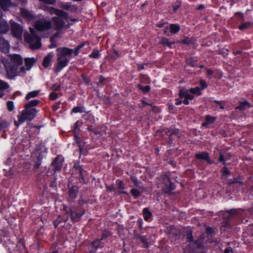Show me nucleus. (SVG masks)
<instances>
[{
  "instance_id": "41",
  "label": "nucleus",
  "mask_w": 253,
  "mask_h": 253,
  "mask_svg": "<svg viewBox=\"0 0 253 253\" xmlns=\"http://www.w3.org/2000/svg\"><path fill=\"white\" fill-rule=\"evenodd\" d=\"M181 103H182V101L181 99H176V103H175L176 105H178L181 104Z\"/></svg>"
},
{
  "instance_id": "25",
  "label": "nucleus",
  "mask_w": 253,
  "mask_h": 253,
  "mask_svg": "<svg viewBox=\"0 0 253 253\" xmlns=\"http://www.w3.org/2000/svg\"><path fill=\"white\" fill-rule=\"evenodd\" d=\"M70 215H71V218L73 219V220H75V221H77L78 220L81 215L75 212H73L72 211H70Z\"/></svg>"
},
{
  "instance_id": "44",
  "label": "nucleus",
  "mask_w": 253,
  "mask_h": 253,
  "mask_svg": "<svg viewBox=\"0 0 253 253\" xmlns=\"http://www.w3.org/2000/svg\"><path fill=\"white\" fill-rule=\"evenodd\" d=\"M70 195L73 198H74L76 196L75 193H73L71 189L70 190Z\"/></svg>"
},
{
  "instance_id": "55",
  "label": "nucleus",
  "mask_w": 253,
  "mask_h": 253,
  "mask_svg": "<svg viewBox=\"0 0 253 253\" xmlns=\"http://www.w3.org/2000/svg\"><path fill=\"white\" fill-rule=\"evenodd\" d=\"M133 180L134 181V182H135V184H136V181H137V180H136V178H134L133 179Z\"/></svg>"
},
{
  "instance_id": "30",
  "label": "nucleus",
  "mask_w": 253,
  "mask_h": 253,
  "mask_svg": "<svg viewBox=\"0 0 253 253\" xmlns=\"http://www.w3.org/2000/svg\"><path fill=\"white\" fill-rule=\"evenodd\" d=\"M250 23H245L240 26L239 29L240 30H242V31L246 30L248 29V27L250 26Z\"/></svg>"
},
{
  "instance_id": "27",
  "label": "nucleus",
  "mask_w": 253,
  "mask_h": 253,
  "mask_svg": "<svg viewBox=\"0 0 253 253\" xmlns=\"http://www.w3.org/2000/svg\"><path fill=\"white\" fill-rule=\"evenodd\" d=\"M249 107H250V104L247 101H245L243 102L242 103H241L240 106L239 107V108L241 110L245 109Z\"/></svg>"
},
{
  "instance_id": "45",
  "label": "nucleus",
  "mask_w": 253,
  "mask_h": 253,
  "mask_svg": "<svg viewBox=\"0 0 253 253\" xmlns=\"http://www.w3.org/2000/svg\"><path fill=\"white\" fill-rule=\"evenodd\" d=\"M219 161L221 162H224V159L223 158V156L222 155H221L220 156Z\"/></svg>"
},
{
  "instance_id": "39",
  "label": "nucleus",
  "mask_w": 253,
  "mask_h": 253,
  "mask_svg": "<svg viewBox=\"0 0 253 253\" xmlns=\"http://www.w3.org/2000/svg\"><path fill=\"white\" fill-rule=\"evenodd\" d=\"M83 78L85 82L88 83L89 82V79L85 75L83 76Z\"/></svg>"
},
{
  "instance_id": "9",
  "label": "nucleus",
  "mask_w": 253,
  "mask_h": 253,
  "mask_svg": "<svg viewBox=\"0 0 253 253\" xmlns=\"http://www.w3.org/2000/svg\"><path fill=\"white\" fill-rule=\"evenodd\" d=\"M60 6L64 9L70 10L73 12H76L78 10L76 5L72 4L70 2L61 3Z\"/></svg>"
},
{
  "instance_id": "19",
  "label": "nucleus",
  "mask_w": 253,
  "mask_h": 253,
  "mask_svg": "<svg viewBox=\"0 0 253 253\" xmlns=\"http://www.w3.org/2000/svg\"><path fill=\"white\" fill-rule=\"evenodd\" d=\"M196 157L198 159L202 160H209V155L207 153L202 152L196 155Z\"/></svg>"
},
{
  "instance_id": "22",
  "label": "nucleus",
  "mask_w": 253,
  "mask_h": 253,
  "mask_svg": "<svg viewBox=\"0 0 253 253\" xmlns=\"http://www.w3.org/2000/svg\"><path fill=\"white\" fill-rule=\"evenodd\" d=\"M59 37V33H56L53 37L50 38L51 44L49 45V48H53L56 46V44L54 42L55 39Z\"/></svg>"
},
{
  "instance_id": "46",
  "label": "nucleus",
  "mask_w": 253,
  "mask_h": 253,
  "mask_svg": "<svg viewBox=\"0 0 253 253\" xmlns=\"http://www.w3.org/2000/svg\"><path fill=\"white\" fill-rule=\"evenodd\" d=\"M119 182L120 183V184L119 185V188L120 189H124V186L123 185L122 182L121 181H120Z\"/></svg>"
},
{
  "instance_id": "31",
  "label": "nucleus",
  "mask_w": 253,
  "mask_h": 253,
  "mask_svg": "<svg viewBox=\"0 0 253 253\" xmlns=\"http://www.w3.org/2000/svg\"><path fill=\"white\" fill-rule=\"evenodd\" d=\"M89 56L92 58H97L99 56V52L97 50H94Z\"/></svg>"
},
{
  "instance_id": "12",
  "label": "nucleus",
  "mask_w": 253,
  "mask_h": 253,
  "mask_svg": "<svg viewBox=\"0 0 253 253\" xmlns=\"http://www.w3.org/2000/svg\"><path fill=\"white\" fill-rule=\"evenodd\" d=\"M9 122L4 116L0 117V130L6 129L9 126Z\"/></svg>"
},
{
  "instance_id": "24",
  "label": "nucleus",
  "mask_w": 253,
  "mask_h": 253,
  "mask_svg": "<svg viewBox=\"0 0 253 253\" xmlns=\"http://www.w3.org/2000/svg\"><path fill=\"white\" fill-rule=\"evenodd\" d=\"M190 92L193 94L200 95L201 94V89L199 87L192 88L190 90Z\"/></svg>"
},
{
  "instance_id": "2",
  "label": "nucleus",
  "mask_w": 253,
  "mask_h": 253,
  "mask_svg": "<svg viewBox=\"0 0 253 253\" xmlns=\"http://www.w3.org/2000/svg\"><path fill=\"white\" fill-rule=\"evenodd\" d=\"M84 45V44L79 45L75 51H74L72 49L66 47L58 48L57 49L58 54L57 63L56 66V70L59 72L65 67L68 65L70 58V56L72 55L73 53H74L75 55H78L79 50L82 48Z\"/></svg>"
},
{
  "instance_id": "11",
  "label": "nucleus",
  "mask_w": 253,
  "mask_h": 253,
  "mask_svg": "<svg viewBox=\"0 0 253 253\" xmlns=\"http://www.w3.org/2000/svg\"><path fill=\"white\" fill-rule=\"evenodd\" d=\"M53 52L48 53L43 59L42 65L44 68H47L51 65V62L53 57Z\"/></svg>"
},
{
  "instance_id": "56",
  "label": "nucleus",
  "mask_w": 253,
  "mask_h": 253,
  "mask_svg": "<svg viewBox=\"0 0 253 253\" xmlns=\"http://www.w3.org/2000/svg\"><path fill=\"white\" fill-rule=\"evenodd\" d=\"M58 108V106H55L54 109L55 110H57Z\"/></svg>"
},
{
  "instance_id": "15",
  "label": "nucleus",
  "mask_w": 253,
  "mask_h": 253,
  "mask_svg": "<svg viewBox=\"0 0 253 253\" xmlns=\"http://www.w3.org/2000/svg\"><path fill=\"white\" fill-rule=\"evenodd\" d=\"M10 24L12 32H21L23 30L22 27L17 23L10 21Z\"/></svg>"
},
{
  "instance_id": "43",
  "label": "nucleus",
  "mask_w": 253,
  "mask_h": 253,
  "mask_svg": "<svg viewBox=\"0 0 253 253\" xmlns=\"http://www.w3.org/2000/svg\"><path fill=\"white\" fill-rule=\"evenodd\" d=\"M212 232V229L211 227H208L207 228V232L209 234H211Z\"/></svg>"
},
{
  "instance_id": "4",
  "label": "nucleus",
  "mask_w": 253,
  "mask_h": 253,
  "mask_svg": "<svg viewBox=\"0 0 253 253\" xmlns=\"http://www.w3.org/2000/svg\"><path fill=\"white\" fill-rule=\"evenodd\" d=\"M37 33H25L24 38L25 42L32 49H37L41 47L40 39L37 36Z\"/></svg>"
},
{
  "instance_id": "53",
  "label": "nucleus",
  "mask_w": 253,
  "mask_h": 253,
  "mask_svg": "<svg viewBox=\"0 0 253 253\" xmlns=\"http://www.w3.org/2000/svg\"><path fill=\"white\" fill-rule=\"evenodd\" d=\"M104 79L102 77H100V82H101L103 81Z\"/></svg>"
},
{
  "instance_id": "13",
  "label": "nucleus",
  "mask_w": 253,
  "mask_h": 253,
  "mask_svg": "<svg viewBox=\"0 0 253 253\" xmlns=\"http://www.w3.org/2000/svg\"><path fill=\"white\" fill-rule=\"evenodd\" d=\"M12 5L10 0H0V6L4 10H6Z\"/></svg>"
},
{
  "instance_id": "5",
  "label": "nucleus",
  "mask_w": 253,
  "mask_h": 253,
  "mask_svg": "<svg viewBox=\"0 0 253 253\" xmlns=\"http://www.w3.org/2000/svg\"><path fill=\"white\" fill-rule=\"evenodd\" d=\"M191 93L190 90L184 89H181L179 91L180 99H183V102L186 105L189 104V100H192L194 98L193 95Z\"/></svg>"
},
{
  "instance_id": "17",
  "label": "nucleus",
  "mask_w": 253,
  "mask_h": 253,
  "mask_svg": "<svg viewBox=\"0 0 253 253\" xmlns=\"http://www.w3.org/2000/svg\"><path fill=\"white\" fill-rule=\"evenodd\" d=\"M215 120V118L210 116L206 117V122L202 124V126H207L210 124L213 123Z\"/></svg>"
},
{
  "instance_id": "58",
  "label": "nucleus",
  "mask_w": 253,
  "mask_h": 253,
  "mask_svg": "<svg viewBox=\"0 0 253 253\" xmlns=\"http://www.w3.org/2000/svg\"><path fill=\"white\" fill-rule=\"evenodd\" d=\"M30 32H34V31H33V30H31V31H30Z\"/></svg>"
},
{
  "instance_id": "35",
  "label": "nucleus",
  "mask_w": 253,
  "mask_h": 253,
  "mask_svg": "<svg viewBox=\"0 0 253 253\" xmlns=\"http://www.w3.org/2000/svg\"><path fill=\"white\" fill-rule=\"evenodd\" d=\"M180 6V2H177L173 5V10L175 12Z\"/></svg>"
},
{
  "instance_id": "42",
  "label": "nucleus",
  "mask_w": 253,
  "mask_h": 253,
  "mask_svg": "<svg viewBox=\"0 0 253 253\" xmlns=\"http://www.w3.org/2000/svg\"><path fill=\"white\" fill-rule=\"evenodd\" d=\"M100 242V241H95L93 244V246H94L95 247V248H97V245L98 244V243Z\"/></svg>"
},
{
  "instance_id": "33",
  "label": "nucleus",
  "mask_w": 253,
  "mask_h": 253,
  "mask_svg": "<svg viewBox=\"0 0 253 253\" xmlns=\"http://www.w3.org/2000/svg\"><path fill=\"white\" fill-rule=\"evenodd\" d=\"M7 108L9 111H11L14 109V104L13 102L8 101L7 103Z\"/></svg>"
},
{
  "instance_id": "3",
  "label": "nucleus",
  "mask_w": 253,
  "mask_h": 253,
  "mask_svg": "<svg viewBox=\"0 0 253 253\" xmlns=\"http://www.w3.org/2000/svg\"><path fill=\"white\" fill-rule=\"evenodd\" d=\"M39 102L38 100L35 99L32 100L28 104L26 105L25 109L17 116L18 121H15V125L18 126L26 120H33L35 117L37 111L32 107L37 105Z\"/></svg>"
},
{
  "instance_id": "1",
  "label": "nucleus",
  "mask_w": 253,
  "mask_h": 253,
  "mask_svg": "<svg viewBox=\"0 0 253 253\" xmlns=\"http://www.w3.org/2000/svg\"><path fill=\"white\" fill-rule=\"evenodd\" d=\"M2 62L4 65L7 76L9 78L12 79L18 74L21 75L26 70H30L36 62L34 58H27L25 60V66L21 68L19 72L17 71L18 66L23 63L21 56L18 54L11 55L8 58H3Z\"/></svg>"
},
{
  "instance_id": "32",
  "label": "nucleus",
  "mask_w": 253,
  "mask_h": 253,
  "mask_svg": "<svg viewBox=\"0 0 253 253\" xmlns=\"http://www.w3.org/2000/svg\"><path fill=\"white\" fill-rule=\"evenodd\" d=\"M13 37L16 38L18 40H21L22 38V33H12Z\"/></svg>"
},
{
  "instance_id": "57",
  "label": "nucleus",
  "mask_w": 253,
  "mask_h": 253,
  "mask_svg": "<svg viewBox=\"0 0 253 253\" xmlns=\"http://www.w3.org/2000/svg\"><path fill=\"white\" fill-rule=\"evenodd\" d=\"M77 124H78V122H77V123H76V125H75L76 127H77Z\"/></svg>"
},
{
  "instance_id": "59",
  "label": "nucleus",
  "mask_w": 253,
  "mask_h": 253,
  "mask_svg": "<svg viewBox=\"0 0 253 253\" xmlns=\"http://www.w3.org/2000/svg\"><path fill=\"white\" fill-rule=\"evenodd\" d=\"M103 239V237H102L101 239V240H102Z\"/></svg>"
},
{
  "instance_id": "40",
  "label": "nucleus",
  "mask_w": 253,
  "mask_h": 253,
  "mask_svg": "<svg viewBox=\"0 0 253 253\" xmlns=\"http://www.w3.org/2000/svg\"><path fill=\"white\" fill-rule=\"evenodd\" d=\"M187 239L189 241H192V237L191 233H190L187 234Z\"/></svg>"
},
{
  "instance_id": "23",
  "label": "nucleus",
  "mask_w": 253,
  "mask_h": 253,
  "mask_svg": "<svg viewBox=\"0 0 253 253\" xmlns=\"http://www.w3.org/2000/svg\"><path fill=\"white\" fill-rule=\"evenodd\" d=\"M143 214L144 215V219L147 221L150 219L152 215L151 212L146 208H145L143 210Z\"/></svg>"
},
{
  "instance_id": "29",
  "label": "nucleus",
  "mask_w": 253,
  "mask_h": 253,
  "mask_svg": "<svg viewBox=\"0 0 253 253\" xmlns=\"http://www.w3.org/2000/svg\"><path fill=\"white\" fill-rule=\"evenodd\" d=\"M84 111V109L83 107L78 106L74 107L72 110V112L75 113L83 112Z\"/></svg>"
},
{
  "instance_id": "52",
  "label": "nucleus",
  "mask_w": 253,
  "mask_h": 253,
  "mask_svg": "<svg viewBox=\"0 0 253 253\" xmlns=\"http://www.w3.org/2000/svg\"><path fill=\"white\" fill-rule=\"evenodd\" d=\"M204 5H199V6H198V9H201L204 8Z\"/></svg>"
},
{
  "instance_id": "7",
  "label": "nucleus",
  "mask_w": 253,
  "mask_h": 253,
  "mask_svg": "<svg viewBox=\"0 0 253 253\" xmlns=\"http://www.w3.org/2000/svg\"><path fill=\"white\" fill-rule=\"evenodd\" d=\"M50 27V22L45 20L38 21L35 23V27L39 31H45L48 30Z\"/></svg>"
},
{
  "instance_id": "28",
  "label": "nucleus",
  "mask_w": 253,
  "mask_h": 253,
  "mask_svg": "<svg viewBox=\"0 0 253 253\" xmlns=\"http://www.w3.org/2000/svg\"><path fill=\"white\" fill-rule=\"evenodd\" d=\"M138 85L139 89H140L144 92H148L150 90V87L149 85H146L145 86H143L140 84H138Z\"/></svg>"
},
{
  "instance_id": "21",
  "label": "nucleus",
  "mask_w": 253,
  "mask_h": 253,
  "mask_svg": "<svg viewBox=\"0 0 253 253\" xmlns=\"http://www.w3.org/2000/svg\"><path fill=\"white\" fill-rule=\"evenodd\" d=\"M39 93H40V91L38 90H34V91L30 92L26 95V99L27 100H29L31 98L35 97L37 96L39 94Z\"/></svg>"
},
{
  "instance_id": "34",
  "label": "nucleus",
  "mask_w": 253,
  "mask_h": 253,
  "mask_svg": "<svg viewBox=\"0 0 253 253\" xmlns=\"http://www.w3.org/2000/svg\"><path fill=\"white\" fill-rule=\"evenodd\" d=\"M131 193L135 197H138L139 195V191L135 189H132L131 190Z\"/></svg>"
},
{
  "instance_id": "16",
  "label": "nucleus",
  "mask_w": 253,
  "mask_h": 253,
  "mask_svg": "<svg viewBox=\"0 0 253 253\" xmlns=\"http://www.w3.org/2000/svg\"><path fill=\"white\" fill-rule=\"evenodd\" d=\"M52 20L58 29L61 28L64 25V22L60 18L53 17Z\"/></svg>"
},
{
  "instance_id": "8",
  "label": "nucleus",
  "mask_w": 253,
  "mask_h": 253,
  "mask_svg": "<svg viewBox=\"0 0 253 253\" xmlns=\"http://www.w3.org/2000/svg\"><path fill=\"white\" fill-rule=\"evenodd\" d=\"M63 162L64 159L61 156H58L55 159L53 162V165L54 167L55 171L60 170L62 167Z\"/></svg>"
},
{
  "instance_id": "10",
  "label": "nucleus",
  "mask_w": 253,
  "mask_h": 253,
  "mask_svg": "<svg viewBox=\"0 0 253 253\" xmlns=\"http://www.w3.org/2000/svg\"><path fill=\"white\" fill-rule=\"evenodd\" d=\"M10 45L8 42L3 39L0 38V50L4 53L9 52Z\"/></svg>"
},
{
  "instance_id": "26",
  "label": "nucleus",
  "mask_w": 253,
  "mask_h": 253,
  "mask_svg": "<svg viewBox=\"0 0 253 253\" xmlns=\"http://www.w3.org/2000/svg\"><path fill=\"white\" fill-rule=\"evenodd\" d=\"M171 32H178L180 30V26L178 24H171L170 25Z\"/></svg>"
},
{
  "instance_id": "18",
  "label": "nucleus",
  "mask_w": 253,
  "mask_h": 253,
  "mask_svg": "<svg viewBox=\"0 0 253 253\" xmlns=\"http://www.w3.org/2000/svg\"><path fill=\"white\" fill-rule=\"evenodd\" d=\"M8 86L6 83L0 80V97L3 95V90L7 89Z\"/></svg>"
},
{
  "instance_id": "61",
  "label": "nucleus",
  "mask_w": 253,
  "mask_h": 253,
  "mask_svg": "<svg viewBox=\"0 0 253 253\" xmlns=\"http://www.w3.org/2000/svg\"><path fill=\"white\" fill-rule=\"evenodd\" d=\"M236 0H234V1L235 2V1H236Z\"/></svg>"
},
{
  "instance_id": "38",
  "label": "nucleus",
  "mask_w": 253,
  "mask_h": 253,
  "mask_svg": "<svg viewBox=\"0 0 253 253\" xmlns=\"http://www.w3.org/2000/svg\"><path fill=\"white\" fill-rule=\"evenodd\" d=\"M217 104L218 105V106L219 107V108L221 109H224V106L222 104L221 102H220V101H215Z\"/></svg>"
},
{
  "instance_id": "37",
  "label": "nucleus",
  "mask_w": 253,
  "mask_h": 253,
  "mask_svg": "<svg viewBox=\"0 0 253 253\" xmlns=\"http://www.w3.org/2000/svg\"><path fill=\"white\" fill-rule=\"evenodd\" d=\"M200 84L202 87V89L205 88L207 87V84L204 80H201Z\"/></svg>"
},
{
  "instance_id": "51",
  "label": "nucleus",
  "mask_w": 253,
  "mask_h": 253,
  "mask_svg": "<svg viewBox=\"0 0 253 253\" xmlns=\"http://www.w3.org/2000/svg\"><path fill=\"white\" fill-rule=\"evenodd\" d=\"M231 251L229 249H226L224 251V253H230Z\"/></svg>"
},
{
  "instance_id": "47",
  "label": "nucleus",
  "mask_w": 253,
  "mask_h": 253,
  "mask_svg": "<svg viewBox=\"0 0 253 253\" xmlns=\"http://www.w3.org/2000/svg\"><path fill=\"white\" fill-rule=\"evenodd\" d=\"M207 73L209 75H211L213 73V72L212 70H208L207 71Z\"/></svg>"
},
{
  "instance_id": "14",
  "label": "nucleus",
  "mask_w": 253,
  "mask_h": 253,
  "mask_svg": "<svg viewBox=\"0 0 253 253\" xmlns=\"http://www.w3.org/2000/svg\"><path fill=\"white\" fill-rule=\"evenodd\" d=\"M21 13L22 16L28 20H31L33 18V15L25 9H21Z\"/></svg>"
},
{
  "instance_id": "48",
  "label": "nucleus",
  "mask_w": 253,
  "mask_h": 253,
  "mask_svg": "<svg viewBox=\"0 0 253 253\" xmlns=\"http://www.w3.org/2000/svg\"><path fill=\"white\" fill-rule=\"evenodd\" d=\"M143 69H144V65H141L138 66L139 70H143Z\"/></svg>"
},
{
  "instance_id": "50",
  "label": "nucleus",
  "mask_w": 253,
  "mask_h": 253,
  "mask_svg": "<svg viewBox=\"0 0 253 253\" xmlns=\"http://www.w3.org/2000/svg\"><path fill=\"white\" fill-rule=\"evenodd\" d=\"M223 172L225 173V174H228L229 173V171L227 169H225L224 170V171Z\"/></svg>"
},
{
  "instance_id": "36",
  "label": "nucleus",
  "mask_w": 253,
  "mask_h": 253,
  "mask_svg": "<svg viewBox=\"0 0 253 253\" xmlns=\"http://www.w3.org/2000/svg\"><path fill=\"white\" fill-rule=\"evenodd\" d=\"M57 95L55 92H53L50 94V98L51 100H55L57 98Z\"/></svg>"
},
{
  "instance_id": "54",
  "label": "nucleus",
  "mask_w": 253,
  "mask_h": 253,
  "mask_svg": "<svg viewBox=\"0 0 253 253\" xmlns=\"http://www.w3.org/2000/svg\"><path fill=\"white\" fill-rule=\"evenodd\" d=\"M75 137L77 141L78 142L79 138L77 136H75Z\"/></svg>"
},
{
  "instance_id": "60",
  "label": "nucleus",
  "mask_w": 253,
  "mask_h": 253,
  "mask_svg": "<svg viewBox=\"0 0 253 253\" xmlns=\"http://www.w3.org/2000/svg\"><path fill=\"white\" fill-rule=\"evenodd\" d=\"M2 242V241L1 240H0V242Z\"/></svg>"
},
{
  "instance_id": "20",
  "label": "nucleus",
  "mask_w": 253,
  "mask_h": 253,
  "mask_svg": "<svg viewBox=\"0 0 253 253\" xmlns=\"http://www.w3.org/2000/svg\"><path fill=\"white\" fill-rule=\"evenodd\" d=\"M9 27L5 21L0 22V32H8Z\"/></svg>"
},
{
  "instance_id": "6",
  "label": "nucleus",
  "mask_w": 253,
  "mask_h": 253,
  "mask_svg": "<svg viewBox=\"0 0 253 253\" xmlns=\"http://www.w3.org/2000/svg\"><path fill=\"white\" fill-rule=\"evenodd\" d=\"M44 9L51 14H55L56 15L66 20L68 19V13L63 10L57 9L52 7H45L44 8Z\"/></svg>"
},
{
  "instance_id": "49",
  "label": "nucleus",
  "mask_w": 253,
  "mask_h": 253,
  "mask_svg": "<svg viewBox=\"0 0 253 253\" xmlns=\"http://www.w3.org/2000/svg\"><path fill=\"white\" fill-rule=\"evenodd\" d=\"M164 25H167V24L166 23H160V24H158V26L159 27H163L164 26Z\"/></svg>"
}]
</instances>
